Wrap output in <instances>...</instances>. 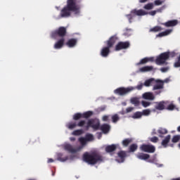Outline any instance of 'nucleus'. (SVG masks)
<instances>
[{"mask_svg":"<svg viewBox=\"0 0 180 180\" xmlns=\"http://www.w3.org/2000/svg\"><path fill=\"white\" fill-rule=\"evenodd\" d=\"M161 25H163V26H165L166 27H174V26H176V25H178V21L177 20H169L165 23H162Z\"/></svg>","mask_w":180,"mask_h":180,"instance_id":"dca6fc26","label":"nucleus"},{"mask_svg":"<svg viewBox=\"0 0 180 180\" xmlns=\"http://www.w3.org/2000/svg\"><path fill=\"white\" fill-rule=\"evenodd\" d=\"M130 47V42L127 41H120L115 46V51H120V50H127Z\"/></svg>","mask_w":180,"mask_h":180,"instance_id":"f8f14e48","label":"nucleus"},{"mask_svg":"<svg viewBox=\"0 0 180 180\" xmlns=\"http://www.w3.org/2000/svg\"><path fill=\"white\" fill-rule=\"evenodd\" d=\"M134 88H135L134 89H138L139 91H140V90L143 89V84H139L137 86L134 87Z\"/></svg>","mask_w":180,"mask_h":180,"instance_id":"864d4df0","label":"nucleus"},{"mask_svg":"<svg viewBox=\"0 0 180 180\" xmlns=\"http://www.w3.org/2000/svg\"><path fill=\"white\" fill-rule=\"evenodd\" d=\"M77 43H78V39L71 38L68 40V41L65 43V45L70 49H72L73 47H75V46H77Z\"/></svg>","mask_w":180,"mask_h":180,"instance_id":"2eb2a0df","label":"nucleus"},{"mask_svg":"<svg viewBox=\"0 0 180 180\" xmlns=\"http://www.w3.org/2000/svg\"><path fill=\"white\" fill-rule=\"evenodd\" d=\"M143 99H148V101H154V99H155L154 94L151 92L144 93L143 94Z\"/></svg>","mask_w":180,"mask_h":180,"instance_id":"412c9836","label":"nucleus"},{"mask_svg":"<svg viewBox=\"0 0 180 180\" xmlns=\"http://www.w3.org/2000/svg\"><path fill=\"white\" fill-rule=\"evenodd\" d=\"M155 5H156V6H159V5H162V1L160 0H155Z\"/></svg>","mask_w":180,"mask_h":180,"instance_id":"8fccbe9b","label":"nucleus"},{"mask_svg":"<svg viewBox=\"0 0 180 180\" xmlns=\"http://www.w3.org/2000/svg\"><path fill=\"white\" fill-rule=\"evenodd\" d=\"M131 103L135 105V106H139V105H140V101L137 98H133L131 99Z\"/></svg>","mask_w":180,"mask_h":180,"instance_id":"f704fd0d","label":"nucleus"},{"mask_svg":"<svg viewBox=\"0 0 180 180\" xmlns=\"http://www.w3.org/2000/svg\"><path fill=\"white\" fill-rule=\"evenodd\" d=\"M172 32V30H167L165 32H160L157 35V37H164V36H168L169 33Z\"/></svg>","mask_w":180,"mask_h":180,"instance_id":"bb28decb","label":"nucleus"},{"mask_svg":"<svg viewBox=\"0 0 180 180\" xmlns=\"http://www.w3.org/2000/svg\"><path fill=\"white\" fill-rule=\"evenodd\" d=\"M53 162H54V160H53L51 158L48 159V164H50V163Z\"/></svg>","mask_w":180,"mask_h":180,"instance_id":"6e6d98bb","label":"nucleus"},{"mask_svg":"<svg viewBox=\"0 0 180 180\" xmlns=\"http://www.w3.org/2000/svg\"><path fill=\"white\" fill-rule=\"evenodd\" d=\"M79 119H83L82 113L77 112L73 115V120H79Z\"/></svg>","mask_w":180,"mask_h":180,"instance_id":"473e14b6","label":"nucleus"},{"mask_svg":"<svg viewBox=\"0 0 180 180\" xmlns=\"http://www.w3.org/2000/svg\"><path fill=\"white\" fill-rule=\"evenodd\" d=\"M148 0H139L140 4H144L147 2Z\"/></svg>","mask_w":180,"mask_h":180,"instance_id":"13d9d810","label":"nucleus"},{"mask_svg":"<svg viewBox=\"0 0 180 180\" xmlns=\"http://www.w3.org/2000/svg\"><path fill=\"white\" fill-rule=\"evenodd\" d=\"M141 116H143V113H141V112H136L132 115V118L133 119H140V117H141Z\"/></svg>","mask_w":180,"mask_h":180,"instance_id":"c9c22d12","label":"nucleus"},{"mask_svg":"<svg viewBox=\"0 0 180 180\" xmlns=\"http://www.w3.org/2000/svg\"><path fill=\"white\" fill-rule=\"evenodd\" d=\"M140 150L144 153H155V147L153 145L143 144L140 146Z\"/></svg>","mask_w":180,"mask_h":180,"instance_id":"ddd939ff","label":"nucleus"},{"mask_svg":"<svg viewBox=\"0 0 180 180\" xmlns=\"http://www.w3.org/2000/svg\"><path fill=\"white\" fill-rule=\"evenodd\" d=\"M168 70H169V68H168V67L160 68V71L162 72H167V71H168Z\"/></svg>","mask_w":180,"mask_h":180,"instance_id":"3c124183","label":"nucleus"},{"mask_svg":"<svg viewBox=\"0 0 180 180\" xmlns=\"http://www.w3.org/2000/svg\"><path fill=\"white\" fill-rule=\"evenodd\" d=\"M146 15V11L143 10H136L134 9L131 11L130 14H127L126 17L127 18L129 23H131L133 21L131 20L134 16H144Z\"/></svg>","mask_w":180,"mask_h":180,"instance_id":"1a4fd4ad","label":"nucleus"},{"mask_svg":"<svg viewBox=\"0 0 180 180\" xmlns=\"http://www.w3.org/2000/svg\"><path fill=\"white\" fill-rule=\"evenodd\" d=\"M105 109H106V107H101V108H100L101 112H103V110H105Z\"/></svg>","mask_w":180,"mask_h":180,"instance_id":"bf43d9fd","label":"nucleus"},{"mask_svg":"<svg viewBox=\"0 0 180 180\" xmlns=\"http://www.w3.org/2000/svg\"><path fill=\"white\" fill-rule=\"evenodd\" d=\"M100 130H101L104 134H106L109 133L110 130V125L108 124H103L100 127Z\"/></svg>","mask_w":180,"mask_h":180,"instance_id":"aec40b11","label":"nucleus"},{"mask_svg":"<svg viewBox=\"0 0 180 180\" xmlns=\"http://www.w3.org/2000/svg\"><path fill=\"white\" fill-rule=\"evenodd\" d=\"M117 155L120 159H116V161L117 162H124V160L127 157V153L124 150H121L118 152Z\"/></svg>","mask_w":180,"mask_h":180,"instance_id":"4468645a","label":"nucleus"},{"mask_svg":"<svg viewBox=\"0 0 180 180\" xmlns=\"http://www.w3.org/2000/svg\"><path fill=\"white\" fill-rule=\"evenodd\" d=\"M141 113H142V115H143L144 116H148V115L151 113V111L148 109H146V110H143Z\"/></svg>","mask_w":180,"mask_h":180,"instance_id":"c03bdc74","label":"nucleus"},{"mask_svg":"<svg viewBox=\"0 0 180 180\" xmlns=\"http://www.w3.org/2000/svg\"><path fill=\"white\" fill-rule=\"evenodd\" d=\"M147 63H148V58H144L140 60V62L138 63V65L141 64H147Z\"/></svg>","mask_w":180,"mask_h":180,"instance_id":"a19ab883","label":"nucleus"},{"mask_svg":"<svg viewBox=\"0 0 180 180\" xmlns=\"http://www.w3.org/2000/svg\"><path fill=\"white\" fill-rule=\"evenodd\" d=\"M64 41H65V39L61 38L60 39L58 40V41L54 44V49L58 50L60 49H63L64 46Z\"/></svg>","mask_w":180,"mask_h":180,"instance_id":"f3484780","label":"nucleus"},{"mask_svg":"<svg viewBox=\"0 0 180 180\" xmlns=\"http://www.w3.org/2000/svg\"><path fill=\"white\" fill-rule=\"evenodd\" d=\"M155 79L153 78L148 79L145 81L143 85L145 86H151L153 85V83L154 82Z\"/></svg>","mask_w":180,"mask_h":180,"instance_id":"c756f323","label":"nucleus"},{"mask_svg":"<svg viewBox=\"0 0 180 180\" xmlns=\"http://www.w3.org/2000/svg\"><path fill=\"white\" fill-rule=\"evenodd\" d=\"M81 0H67V5L60 11V18H70L71 13H79V4Z\"/></svg>","mask_w":180,"mask_h":180,"instance_id":"f257e3e1","label":"nucleus"},{"mask_svg":"<svg viewBox=\"0 0 180 180\" xmlns=\"http://www.w3.org/2000/svg\"><path fill=\"white\" fill-rule=\"evenodd\" d=\"M66 34H67V28H65V27H60L58 30L51 32V37L53 39H56V37L58 36L59 37H62V39H64Z\"/></svg>","mask_w":180,"mask_h":180,"instance_id":"0eeeda50","label":"nucleus"},{"mask_svg":"<svg viewBox=\"0 0 180 180\" xmlns=\"http://www.w3.org/2000/svg\"><path fill=\"white\" fill-rule=\"evenodd\" d=\"M177 131L180 132V126L177 127Z\"/></svg>","mask_w":180,"mask_h":180,"instance_id":"e2e57ef3","label":"nucleus"},{"mask_svg":"<svg viewBox=\"0 0 180 180\" xmlns=\"http://www.w3.org/2000/svg\"><path fill=\"white\" fill-rule=\"evenodd\" d=\"M135 88L133 86L131 87H119L114 91L115 94L120 95V96H124V95H127L131 91H134Z\"/></svg>","mask_w":180,"mask_h":180,"instance_id":"9d476101","label":"nucleus"},{"mask_svg":"<svg viewBox=\"0 0 180 180\" xmlns=\"http://www.w3.org/2000/svg\"><path fill=\"white\" fill-rule=\"evenodd\" d=\"M79 143L82 144V146H78L77 148H75L71 144H66L64 146V149L66 151H68V153H70L71 154H75V153H78V151H81L84 146L86 145V139L84 137H81L79 139Z\"/></svg>","mask_w":180,"mask_h":180,"instance_id":"20e7f679","label":"nucleus"},{"mask_svg":"<svg viewBox=\"0 0 180 180\" xmlns=\"http://www.w3.org/2000/svg\"><path fill=\"white\" fill-rule=\"evenodd\" d=\"M179 140H180V135H175L172 139V143H178V141H179Z\"/></svg>","mask_w":180,"mask_h":180,"instance_id":"58836bf2","label":"nucleus"},{"mask_svg":"<svg viewBox=\"0 0 180 180\" xmlns=\"http://www.w3.org/2000/svg\"><path fill=\"white\" fill-rule=\"evenodd\" d=\"M169 140H171V135H167L165 139L162 141V146L164 148H167L168 147V143H169Z\"/></svg>","mask_w":180,"mask_h":180,"instance_id":"4be33fe9","label":"nucleus"},{"mask_svg":"<svg viewBox=\"0 0 180 180\" xmlns=\"http://www.w3.org/2000/svg\"><path fill=\"white\" fill-rule=\"evenodd\" d=\"M72 136H81V134H84V129H77L75 130L72 133Z\"/></svg>","mask_w":180,"mask_h":180,"instance_id":"2f4dec72","label":"nucleus"},{"mask_svg":"<svg viewBox=\"0 0 180 180\" xmlns=\"http://www.w3.org/2000/svg\"><path fill=\"white\" fill-rule=\"evenodd\" d=\"M167 110H174V109H175V105L174 104H169L167 108Z\"/></svg>","mask_w":180,"mask_h":180,"instance_id":"de8ad7c7","label":"nucleus"},{"mask_svg":"<svg viewBox=\"0 0 180 180\" xmlns=\"http://www.w3.org/2000/svg\"><path fill=\"white\" fill-rule=\"evenodd\" d=\"M117 148V146L115 144L108 145L105 147V153H108L109 154H110L111 153L116 151Z\"/></svg>","mask_w":180,"mask_h":180,"instance_id":"6ab92c4d","label":"nucleus"},{"mask_svg":"<svg viewBox=\"0 0 180 180\" xmlns=\"http://www.w3.org/2000/svg\"><path fill=\"white\" fill-rule=\"evenodd\" d=\"M169 59V53L168 52H165L160 53L158 56H157L155 62L157 65H162L164 64L165 65H167L168 64V62H167V60Z\"/></svg>","mask_w":180,"mask_h":180,"instance_id":"39448f33","label":"nucleus"},{"mask_svg":"<svg viewBox=\"0 0 180 180\" xmlns=\"http://www.w3.org/2000/svg\"><path fill=\"white\" fill-rule=\"evenodd\" d=\"M148 61H154V57L148 58Z\"/></svg>","mask_w":180,"mask_h":180,"instance_id":"4d7b16f0","label":"nucleus"},{"mask_svg":"<svg viewBox=\"0 0 180 180\" xmlns=\"http://www.w3.org/2000/svg\"><path fill=\"white\" fill-rule=\"evenodd\" d=\"M110 117V115H103L102 117L103 122H109V118Z\"/></svg>","mask_w":180,"mask_h":180,"instance_id":"a18cd8bd","label":"nucleus"},{"mask_svg":"<svg viewBox=\"0 0 180 180\" xmlns=\"http://www.w3.org/2000/svg\"><path fill=\"white\" fill-rule=\"evenodd\" d=\"M117 36L114 35L109 38L108 40L105 41L106 46L103 47L101 51V57H108L110 54V49L115 46L116 41H117Z\"/></svg>","mask_w":180,"mask_h":180,"instance_id":"7ed1b4c3","label":"nucleus"},{"mask_svg":"<svg viewBox=\"0 0 180 180\" xmlns=\"http://www.w3.org/2000/svg\"><path fill=\"white\" fill-rule=\"evenodd\" d=\"M155 13H157V11H153L150 12V15L152 16H154L155 15Z\"/></svg>","mask_w":180,"mask_h":180,"instance_id":"5fc2aeb1","label":"nucleus"},{"mask_svg":"<svg viewBox=\"0 0 180 180\" xmlns=\"http://www.w3.org/2000/svg\"><path fill=\"white\" fill-rule=\"evenodd\" d=\"M92 115H94V112L92 111H87L84 113H82L83 119H89V117L92 116Z\"/></svg>","mask_w":180,"mask_h":180,"instance_id":"a878e982","label":"nucleus"},{"mask_svg":"<svg viewBox=\"0 0 180 180\" xmlns=\"http://www.w3.org/2000/svg\"><path fill=\"white\" fill-rule=\"evenodd\" d=\"M134 109V108L133 107H129L126 109V112L127 113H130V112H133Z\"/></svg>","mask_w":180,"mask_h":180,"instance_id":"603ef678","label":"nucleus"},{"mask_svg":"<svg viewBox=\"0 0 180 180\" xmlns=\"http://www.w3.org/2000/svg\"><path fill=\"white\" fill-rule=\"evenodd\" d=\"M159 137H162V136L160 135Z\"/></svg>","mask_w":180,"mask_h":180,"instance_id":"69168bd1","label":"nucleus"},{"mask_svg":"<svg viewBox=\"0 0 180 180\" xmlns=\"http://www.w3.org/2000/svg\"><path fill=\"white\" fill-rule=\"evenodd\" d=\"M85 139L87 141H92V140H94V135L91 134H86Z\"/></svg>","mask_w":180,"mask_h":180,"instance_id":"ea45409f","label":"nucleus"},{"mask_svg":"<svg viewBox=\"0 0 180 180\" xmlns=\"http://www.w3.org/2000/svg\"><path fill=\"white\" fill-rule=\"evenodd\" d=\"M158 133L159 134H167L168 133V130H167V129H164V128H160L158 130Z\"/></svg>","mask_w":180,"mask_h":180,"instance_id":"4c0bfd02","label":"nucleus"},{"mask_svg":"<svg viewBox=\"0 0 180 180\" xmlns=\"http://www.w3.org/2000/svg\"><path fill=\"white\" fill-rule=\"evenodd\" d=\"M133 141V139H125L122 141V144L124 147L129 146V144H130Z\"/></svg>","mask_w":180,"mask_h":180,"instance_id":"c85d7f7f","label":"nucleus"},{"mask_svg":"<svg viewBox=\"0 0 180 180\" xmlns=\"http://www.w3.org/2000/svg\"><path fill=\"white\" fill-rule=\"evenodd\" d=\"M131 32H133V30L131 29H126V32H124V36H127L129 37V36H131Z\"/></svg>","mask_w":180,"mask_h":180,"instance_id":"79ce46f5","label":"nucleus"},{"mask_svg":"<svg viewBox=\"0 0 180 180\" xmlns=\"http://www.w3.org/2000/svg\"><path fill=\"white\" fill-rule=\"evenodd\" d=\"M142 105L143 108H148V106H150L151 105V103L146 101H141Z\"/></svg>","mask_w":180,"mask_h":180,"instance_id":"37998d69","label":"nucleus"},{"mask_svg":"<svg viewBox=\"0 0 180 180\" xmlns=\"http://www.w3.org/2000/svg\"><path fill=\"white\" fill-rule=\"evenodd\" d=\"M57 160L58 161H60V162H65V161L68 160V156H65V158H63V154L59 153L58 154Z\"/></svg>","mask_w":180,"mask_h":180,"instance_id":"cd10ccee","label":"nucleus"},{"mask_svg":"<svg viewBox=\"0 0 180 180\" xmlns=\"http://www.w3.org/2000/svg\"><path fill=\"white\" fill-rule=\"evenodd\" d=\"M83 160L90 165H95V164H98V162L103 161L102 155L96 152H93L91 153L86 152L83 155Z\"/></svg>","mask_w":180,"mask_h":180,"instance_id":"f03ea898","label":"nucleus"},{"mask_svg":"<svg viewBox=\"0 0 180 180\" xmlns=\"http://www.w3.org/2000/svg\"><path fill=\"white\" fill-rule=\"evenodd\" d=\"M162 27L160 26H155L149 30L150 33H157V32H161Z\"/></svg>","mask_w":180,"mask_h":180,"instance_id":"393cba45","label":"nucleus"},{"mask_svg":"<svg viewBox=\"0 0 180 180\" xmlns=\"http://www.w3.org/2000/svg\"><path fill=\"white\" fill-rule=\"evenodd\" d=\"M155 82L156 84L153 86V91H155V95H160L162 92V89H164V83L165 82L161 79H156Z\"/></svg>","mask_w":180,"mask_h":180,"instance_id":"6e6552de","label":"nucleus"},{"mask_svg":"<svg viewBox=\"0 0 180 180\" xmlns=\"http://www.w3.org/2000/svg\"><path fill=\"white\" fill-rule=\"evenodd\" d=\"M154 8V4L153 3H148V4L144 6V9L147 11H150Z\"/></svg>","mask_w":180,"mask_h":180,"instance_id":"e433bc0d","label":"nucleus"},{"mask_svg":"<svg viewBox=\"0 0 180 180\" xmlns=\"http://www.w3.org/2000/svg\"><path fill=\"white\" fill-rule=\"evenodd\" d=\"M157 12H162V8H158V10H156V13Z\"/></svg>","mask_w":180,"mask_h":180,"instance_id":"680f3d73","label":"nucleus"},{"mask_svg":"<svg viewBox=\"0 0 180 180\" xmlns=\"http://www.w3.org/2000/svg\"><path fill=\"white\" fill-rule=\"evenodd\" d=\"M166 104H167L166 101H160V102L156 103L155 109H156L157 110H164V109H165Z\"/></svg>","mask_w":180,"mask_h":180,"instance_id":"a211bd4d","label":"nucleus"},{"mask_svg":"<svg viewBox=\"0 0 180 180\" xmlns=\"http://www.w3.org/2000/svg\"><path fill=\"white\" fill-rule=\"evenodd\" d=\"M166 53H169V57H172V58L175 57V56H176L175 52L167 51Z\"/></svg>","mask_w":180,"mask_h":180,"instance_id":"09e8293b","label":"nucleus"},{"mask_svg":"<svg viewBox=\"0 0 180 180\" xmlns=\"http://www.w3.org/2000/svg\"><path fill=\"white\" fill-rule=\"evenodd\" d=\"M86 124V121L85 120H80L77 124V122H69L67 124L68 129L70 130H72V129H75V127H84Z\"/></svg>","mask_w":180,"mask_h":180,"instance_id":"9b49d317","label":"nucleus"},{"mask_svg":"<svg viewBox=\"0 0 180 180\" xmlns=\"http://www.w3.org/2000/svg\"><path fill=\"white\" fill-rule=\"evenodd\" d=\"M153 134H157V133L156 132H153Z\"/></svg>","mask_w":180,"mask_h":180,"instance_id":"0e129e2a","label":"nucleus"},{"mask_svg":"<svg viewBox=\"0 0 180 180\" xmlns=\"http://www.w3.org/2000/svg\"><path fill=\"white\" fill-rule=\"evenodd\" d=\"M83 127L86 131L89 130V127L93 128V129H94L95 131L99 130L101 127V122H99V120H97L96 119H91L88 120L86 125H84Z\"/></svg>","mask_w":180,"mask_h":180,"instance_id":"423d86ee","label":"nucleus"},{"mask_svg":"<svg viewBox=\"0 0 180 180\" xmlns=\"http://www.w3.org/2000/svg\"><path fill=\"white\" fill-rule=\"evenodd\" d=\"M70 141H75V137H70Z\"/></svg>","mask_w":180,"mask_h":180,"instance_id":"052dcab7","label":"nucleus"},{"mask_svg":"<svg viewBox=\"0 0 180 180\" xmlns=\"http://www.w3.org/2000/svg\"><path fill=\"white\" fill-rule=\"evenodd\" d=\"M111 119L112 120V123H117L119 120H120V117H119V115L117 114H115L111 117Z\"/></svg>","mask_w":180,"mask_h":180,"instance_id":"72a5a7b5","label":"nucleus"},{"mask_svg":"<svg viewBox=\"0 0 180 180\" xmlns=\"http://www.w3.org/2000/svg\"><path fill=\"white\" fill-rule=\"evenodd\" d=\"M139 148V146L136 143L131 144L129 148V153H134Z\"/></svg>","mask_w":180,"mask_h":180,"instance_id":"7c9ffc66","label":"nucleus"},{"mask_svg":"<svg viewBox=\"0 0 180 180\" xmlns=\"http://www.w3.org/2000/svg\"><path fill=\"white\" fill-rule=\"evenodd\" d=\"M150 141H151L152 143H158V137L153 136V137L150 139Z\"/></svg>","mask_w":180,"mask_h":180,"instance_id":"49530a36","label":"nucleus"},{"mask_svg":"<svg viewBox=\"0 0 180 180\" xmlns=\"http://www.w3.org/2000/svg\"><path fill=\"white\" fill-rule=\"evenodd\" d=\"M137 158L139 160H148L150 158V155L146 153H139L136 155Z\"/></svg>","mask_w":180,"mask_h":180,"instance_id":"5701e85b","label":"nucleus"},{"mask_svg":"<svg viewBox=\"0 0 180 180\" xmlns=\"http://www.w3.org/2000/svg\"><path fill=\"white\" fill-rule=\"evenodd\" d=\"M153 68H154L153 66H145V67L141 68L139 69V71L141 72H148V71H153Z\"/></svg>","mask_w":180,"mask_h":180,"instance_id":"b1692460","label":"nucleus"}]
</instances>
